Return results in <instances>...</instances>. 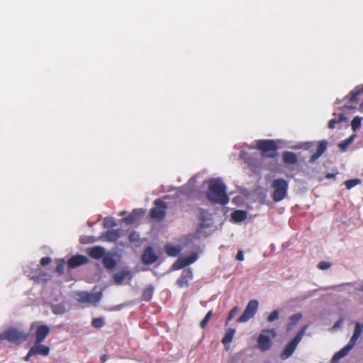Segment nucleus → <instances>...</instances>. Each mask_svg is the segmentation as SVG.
Returning <instances> with one entry per match:
<instances>
[{"mask_svg": "<svg viewBox=\"0 0 363 363\" xmlns=\"http://www.w3.org/2000/svg\"><path fill=\"white\" fill-rule=\"evenodd\" d=\"M207 199L214 203L225 205L228 203L229 197L226 194L225 185L218 179L209 182L206 191Z\"/></svg>", "mask_w": 363, "mask_h": 363, "instance_id": "1", "label": "nucleus"}, {"mask_svg": "<svg viewBox=\"0 0 363 363\" xmlns=\"http://www.w3.org/2000/svg\"><path fill=\"white\" fill-rule=\"evenodd\" d=\"M271 186L273 189L272 199L274 202H279L287 196L289 183L284 179L279 178L274 179Z\"/></svg>", "mask_w": 363, "mask_h": 363, "instance_id": "2", "label": "nucleus"}, {"mask_svg": "<svg viewBox=\"0 0 363 363\" xmlns=\"http://www.w3.org/2000/svg\"><path fill=\"white\" fill-rule=\"evenodd\" d=\"M257 148L263 157L274 158L277 155V145L273 140H259L257 141Z\"/></svg>", "mask_w": 363, "mask_h": 363, "instance_id": "3", "label": "nucleus"}, {"mask_svg": "<svg viewBox=\"0 0 363 363\" xmlns=\"http://www.w3.org/2000/svg\"><path fill=\"white\" fill-rule=\"evenodd\" d=\"M26 339V335L15 328H10L0 333V340H7L10 342H21Z\"/></svg>", "mask_w": 363, "mask_h": 363, "instance_id": "4", "label": "nucleus"}, {"mask_svg": "<svg viewBox=\"0 0 363 363\" xmlns=\"http://www.w3.org/2000/svg\"><path fill=\"white\" fill-rule=\"evenodd\" d=\"M155 207L150 210V217L157 221L163 220L166 216L167 204L161 199H156L154 202Z\"/></svg>", "mask_w": 363, "mask_h": 363, "instance_id": "5", "label": "nucleus"}, {"mask_svg": "<svg viewBox=\"0 0 363 363\" xmlns=\"http://www.w3.org/2000/svg\"><path fill=\"white\" fill-rule=\"evenodd\" d=\"M75 299L82 303H96L102 297L101 292L89 293L86 291H77L75 293Z\"/></svg>", "mask_w": 363, "mask_h": 363, "instance_id": "6", "label": "nucleus"}, {"mask_svg": "<svg viewBox=\"0 0 363 363\" xmlns=\"http://www.w3.org/2000/svg\"><path fill=\"white\" fill-rule=\"evenodd\" d=\"M259 303L253 299L248 302L243 313L237 319L238 323H245L252 318L258 309Z\"/></svg>", "mask_w": 363, "mask_h": 363, "instance_id": "7", "label": "nucleus"}, {"mask_svg": "<svg viewBox=\"0 0 363 363\" xmlns=\"http://www.w3.org/2000/svg\"><path fill=\"white\" fill-rule=\"evenodd\" d=\"M193 278V273L190 269H184L180 277L177 280V284L179 288H186L189 286V281Z\"/></svg>", "mask_w": 363, "mask_h": 363, "instance_id": "8", "label": "nucleus"}, {"mask_svg": "<svg viewBox=\"0 0 363 363\" xmlns=\"http://www.w3.org/2000/svg\"><path fill=\"white\" fill-rule=\"evenodd\" d=\"M158 259V256L155 253L152 247L148 246L145 250L142 255V262L145 264H152L156 262Z\"/></svg>", "mask_w": 363, "mask_h": 363, "instance_id": "9", "label": "nucleus"}, {"mask_svg": "<svg viewBox=\"0 0 363 363\" xmlns=\"http://www.w3.org/2000/svg\"><path fill=\"white\" fill-rule=\"evenodd\" d=\"M89 259L84 255H78L70 257L67 261V266L70 269H74L88 263Z\"/></svg>", "mask_w": 363, "mask_h": 363, "instance_id": "10", "label": "nucleus"}, {"mask_svg": "<svg viewBox=\"0 0 363 363\" xmlns=\"http://www.w3.org/2000/svg\"><path fill=\"white\" fill-rule=\"evenodd\" d=\"M196 259H197V255L194 254V255H190L189 257L178 259L177 262H175L173 264L172 267L174 269H176V270L180 269L186 266H188V265L194 263Z\"/></svg>", "mask_w": 363, "mask_h": 363, "instance_id": "11", "label": "nucleus"}, {"mask_svg": "<svg viewBox=\"0 0 363 363\" xmlns=\"http://www.w3.org/2000/svg\"><path fill=\"white\" fill-rule=\"evenodd\" d=\"M50 347L38 343V341H35L33 346L30 349V354H34V355L40 354L43 356H47L50 353Z\"/></svg>", "mask_w": 363, "mask_h": 363, "instance_id": "12", "label": "nucleus"}, {"mask_svg": "<svg viewBox=\"0 0 363 363\" xmlns=\"http://www.w3.org/2000/svg\"><path fill=\"white\" fill-rule=\"evenodd\" d=\"M257 346L262 352L269 350L272 346V341L269 337L265 334L261 333L257 338Z\"/></svg>", "mask_w": 363, "mask_h": 363, "instance_id": "13", "label": "nucleus"}, {"mask_svg": "<svg viewBox=\"0 0 363 363\" xmlns=\"http://www.w3.org/2000/svg\"><path fill=\"white\" fill-rule=\"evenodd\" d=\"M328 147V142L325 140L319 141L316 151L311 156L309 162L311 163L317 160L322 154L326 150Z\"/></svg>", "mask_w": 363, "mask_h": 363, "instance_id": "14", "label": "nucleus"}, {"mask_svg": "<svg viewBox=\"0 0 363 363\" xmlns=\"http://www.w3.org/2000/svg\"><path fill=\"white\" fill-rule=\"evenodd\" d=\"M50 328L48 325H42L38 327L35 331V341L42 343L50 333Z\"/></svg>", "mask_w": 363, "mask_h": 363, "instance_id": "15", "label": "nucleus"}, {"mask_svg": "<svg viewBox=\"0 0 363 363\" xmlns=\"http://www.w3.org/2000/svg\"><path fill=\"white\" fill-rule=\"evenodd\" d=\"M87 253L91 258L99 259L104 257L105 249L101 246H95L89 248Z\"/></svg>", "mask_w": 363, "mask_h": 363, "instance_id": "16", "label": "nucleus"}, {"mask_svg": "<svg viewBox=\"0 0 363 363\" xmlns=\"http://www.w3.org/2000/svg\"><path fill=\"white\" fill-rule=\"evenodd\" d=\"M298 343H296L294 340H291L285 347L282 352L281 353V358L282 359H287L296 350Z\"/></svg>", "mask_w": 363, "mask_h": 363, "instance_id": "17", "label": "nucleus"}, {"mask_svg": "<svg viewBox=\"0 0 363 363\" xmlns=\"http://www.w3.org/2000/svg\"><path fill=\"white\" fill-rule=\"evenodd\" d=\"M121 237V230H110L104 233L101 236L103 240L108 242H115Z\"/></svg>", "mask_w": 363, "mask_h": 363, "instance_id": "18", "label": "nucleus"}, {"mask_svg": "<svg viewBox=\"0 0 363 363\" xmlns=\"http://www.w3.org/2000/svg\"><path fill=\"white\" fill-rule=\"evenodd\" d=\"M282 159L286 164H295L298 162L297 155L291 151H284L282 154Z\"/></svg>", "mask_w": 363, "mask_h": 363, "instance_id": "19", "label": "nucleus"}, {"mask_svg": "<svg viewBox=\"0 0 363 363\" xmlns=\"http://www.w3.org/2000/svg\"><path fill=\"white\" fill-rule=\"evenodd\" d=\"M247 214L245 211L236 210L231 213V220L235 223H240L247 218Z\"/></svg>", "mask_w": 363, "mask_h": 363, "instance_id": "20", "label": "nucleus"}, {"mask_svg": "<svg viewBox=\"0 0 363 363\" xmlns=\"http://www.w3.org/2000/svg\"><path fill=\"white\" fill-rule=\"evenodd\" d=\"M354 347V345L349 342L333 356V359H339L346 356L349 352Z\"/></svg>", "mask_w": 363, "mask_h": 363, "instance_id": "21", "label": "nucleus"}, {"mask_svg": "<svg viewBox=\"0 0 363 363\" xmlns=\"http://www.w3.org/2000/svg\"><path fill=\"white\" fill-rule=\"evenodd\" d=\"M363 332V325L359 323H355V328L352 337L350 340V342L354 344V345L357 343V340L360 337Z\"/></svg>", "mask_w": 363, "mask_h": 363, "instance_id": "22", "label": "nucleus"}, {"mask_svg": "<svg viewBox=\"0 0 363 363\" xmlns=\"http://www.w3.org/2000/svg\"><path fill=\"white\" fill-rule=\"evenodd\" d=\"M154 287L152 285L147 286L144 290L143 291L142 296H141V300L144 301H150L153 296L154 294Z\"/></svg>", "mask_w": 363, "mask_h": 363, "instance_id": "23", "label": "nucleus"}, {"mask_svg": "<svg viewBox=\"0 0 363 363\" xmlns=\"http://www.w3.org/2000/svg\"><path fill=\"white\" fill-rule=\"evenodd\" d=\"M164 251L170 257H177L180 253L181 249L178 246L167 244L164 246Z\"/></svg>", "mask_w": 363, "mask_h": 363, "instance_id": "24", "label": "nucleus"}, {"mask_svg": "<svg viewBox=\"0 0 363 363\" xmlns=\"http://www.w3.org/2000/svg\"><path fill=\"white\" fill-rule=\"evenodd\" d=\"M235 333V330L233 328H228L226 330L225 334L221 340L222 343L225 346L229 345L232 342Z\"/></svg>", "mask_w": 363, "mask_h": 363, "instance_id": "25", "label": "nucleus"}, {"mask_svg": "<svg viewBox=\"0 0 363 363\" xmlns=\"http://www.w3.org/2000/svg\"><path fill=\"white\" fill-rule=\"evenodd\" d=\"M102 262L104 266L108 269H111L116 265V262L115 261V259L111 256L109 255L104 256Z\"/></svg>", "mask_w": 363, "mask_h": 363, "instance_id": "26", "label": "nucleus"}, {"mask_svg": "<svg viewBox=\"0 0 363 363\" xmlns=\"http://www.w3.org/2000/svg\"><path fill=\"white\" fill-rule=\"evenodd\" d=\"M138 213V210H134L131 214L124 218V221L125 223L130 225L135 222L136 220V215Z\"/></svg>", "mask_w": 363, "mask_h": 363, "instance_id": "27", "label": "nucleus"}, {"mask_svg": "<svg viewBox=\"0 0 363 363\" xmlns=\"http://www.w3.org/2000/svg\"><path fill=\"white\" fill-rule=\"evenodd\" d=\"M239 311L240 308L238 306H235L230 311L226 319L225 325H228V322L230 321L238 313Z\"/></svg>", "mask_w": 363, "mask_h": 363, "instance_id": "28", "label": "nucleus"}, {"mask_svg": "<svg viewBox=\"0 0 363 363\" xmlns=\"http://www.w3.org/2000/svg\"><path fill=\"white\" fill-rule=\"evenodd\" d=\"M362 118L359 116H355L351 123L352 128L354 131L358 130L361 126Z\"/></svg>", "mask_w": 363, "mask_h": 363, "instance_id": "29", "label": "nucleus"}, {"mask_svg": "<svg viewBox=\"0 0 363 363\" xmlns=\"http://www.w3.org/2000/svg\"><path fill=\"white\" fill-rule=\"evenodd\" d=\"M361 180L359 179H349L345 182V185L347 189H350L355 186L356 185L359 184Z\"/></svg>", "mask_w": 363, "mask_h": 363, "instance_id": "30", "label": "nucleus"}, {"mask_svg": "<svg viewBox=\"0 0 363 363\" xmlns=\"http://www.w3.org/2000/svg\"><path fill=\"white\" fill-rule=\"evenodd\" d=\"M104 324L105 322L103 318H96L91 321L92 326L96 328H101L104 325Z\"/></svg>", "mask_w": 363, "mask_h": 363, "instance_id": "31", "label": "nucleus"}, {"mask_svg": "<svg viewBox=\"0 0 363 363\" xmlns=\"http://www.w3.org/2000/svg\"><path fill=\"white\" fill-rule=\"evenodd\" d=\"M212 315H213V311H209L206 313V315H205L204 318L200 322V327L202 329H204L206 328V326L208 324L209 320L212 317Z\"/></svg>", "mask_w": 363, "mask_h": 363, "instance_id": "32", "label": "nucleus"}, {"mask_svg": "<svg viewBox=\"0 0 363 363\" xmlns=\"http://www.w3.org/2000/svg\"><path fill=\"white\" fill-rule=\"evenodd\" d=\"M353 137L354 136L352 135L339 144L338 146L342 151H346L348 145L352 142Z\"/></svg>", "mask_w": 363, "mask_h": 363, "instance_id": "33", "label": "nucleus"}, {"mask_svg": "<svg viewBox=\"0 0 363 363\" xmlns=\"http://www.w3.org/2000/svg\"><path fill=\"white\" fill-rule=\"evenodd\" d=\"M301 317L302 315L300 313H296L292 315L289 318V327H291L296 324L298 322V320L301 318Z\"/></svg>", "mask_w": 363, "mask_h": 363, "instance_id": "34", "label": "nucleus"}, {"mask_svg": "<svg viewBox=\"0 0 363 363\" xmlns=\"http://www.w3.org/2000/svg\"><path fill=\"white\" fill-rule=\"evenodd\" d=\"M104 225L107 228H113L116 225V223L112 218L106 217L104 220Z\"/></svg>", "mask_w": 363, "mask_h": 363, "instance_id": "35", "label": "nucleus"}, {"mask_svg": "<svg viewBox=\"0 0 363 363\" xmlns=\"http://www.w3.org/2000/svg\"><path fill=\"white\" fill-rule=\"evenodd\" d=\"M65 266V262L64 259H60L57 261V266H56V272L58 274H62L64 272Z\"/></svg>", "mask_w": 363, "mask_h": 363, "instance_id": "36", "label": "nucleus"}, {"mask_svg": "<svg viewBox=\"0 0 363 363\" xmlns=\"http://www.w3.org/2000/svg\"><path fill=\"white\" fill-rule=\"evenodd\" d=\"M126 274L124 272H121L115 274L114 280L116 283L121 284L125 278Z\"/></svg>", "mask_w": 363, "mask_h": 363, "instance_id": "37", "label": "nucleus"}, {"mask_svg": "<svg viewBox=\"0 0 363 363\" xmlns=\"http://www.w3.org/2000/svg\"><path fill=\"white\" fill-rule=\"evenodd\" d=\"M279 313L278 310H274L267 317V321L271 323L279 318Z\"/></svg>", "mask_w": 363, "mask_h": 363, "instance_id": "38", "label": "nucleus"}, {"mask_svg": "<svg viewBox=\"0 0 363 363\" xmlns=\"http://www.w3.org/2000/svg\"><path fill=\"white\" fill-rule=\"evenodd\" d=\"M306 329V326L302 328L292 340H294L295 342H296V343H299L303 334L305 333Z\"/></svg>", "mask_w": 363, "mask_h": 363, "instance_id": "39", "label": "nucleus"}, {"mask_svg": "<svg viewBox=\"0 0 363 363\" xmlns=\"http://www.w3.org/2000/svg\"><path fill=\"white\" fill-rule=\"evenodd\" d=\"M306 329V326L302 328L292 340H294L295 342H296V343H299L303 334L305 333Z\"/></svg>", "mask_w": 363, "mask_h": 363, "instance_id": "40", "label": "nucleus"}, {"mask_svg": "<svg viewBox=\"0 0 363 363\" xmlns=\"http://www.w3.org/2000/svg\"><path fill=\"white\" fill-rule=\"evenodd\" d=\"M332 264L325 261H321L318 264V268L321 270H325L331 267Z\"/></svg>", "mask_w": 363, "mask_h": 363, "instance_id": "41", "label": "nucleus"}, {"mask_svg": "<svg viewBox=\"0 0 363 363\" xmlns=\"http://www.w3.org/2000/svg\"><path fill=\"white\" fill-rule=\"evenodd\" d=\"M138 234L135 232H133V233H131L129 236H128V238H129V240L130 242H136L138 240Z\"/></svg>", "mask_w": 363, "mask_h": 363, "instance_id": "42", "label": "nucleus"}, {"mask_svg": "<svg viewBox=\"0 0 363 363\" xmlns=\"http://www.w3.org/2000/svg\"><path fill=\"white\" fill-rule=\"evenodd\" d=\"M338 121L337 119H335V118H333L331 120L329 121V123H328V128L330 129H333L335 128V125L337 123H338Z\"/></svg>", "mask_w": 363, "mask_h": 363, "instance_id": "43", "label": "nucleus"}, {"mask_svg": "<svg viewBox=\"0 0 363 363\" xmlns=\"http://www.w3.org/2000/svg\"><path fill=\"white\" fill-rule=\"evenodd\" d=\"M51 262V259L49 257H44L40 259V264L42 266H45Z\"/></svg>", "mask_w": 363, "mask_h": 363, "instance_id": "44", "label": "nucleus"}, {"mask_svg": "<svg viewBox=\"0 0 363 363\" xmlns=\"http://www.w3.org/2000/svg\"><path fill=\"white\" fill-rule=\"evenodd\" d=\"M236 259L240 262L244 260V254L242 250H239L238 251L236 255Z\"/></svg>", "mask_w": 363, "mask_h": 363, "instance_id": "45", "label": "nucleus"}, {"mask_svg": "<svg viewBox=\"0 0 363 363\" xmlns=\"http://www.w3.org/2000/svg\"><path fill=\"white\" fill-rule=\"evenodd\" d=\"M199 220H200V228H203L205 227V224H204V221H205V218H204V216H201L200 218H199Z\"/></svg>", "mask_w": 363, "mask_h": 363, "instance_id": "46", "label": "nucleus"}, {"mask_svg": "<svg viewBox=\"0 0 363 363\" xmlns=\"http://www.w3.org/2000/svg\"><path fill=\"white\" fill-rule=\"evenodd\" d=\"M338 116H339V118H338L337 121L339 123L343 122L346 120V117L343 113H340Z\"/></svg>", "mask_w": 363, "mask_h": 363, "instance_id": "47", "label": "nucleus"}, {"mask_svg": "<svg viewBox=\"0 0 363 363\" xmlns=\"http://www.w3.org/2000/svg\"><path fill=\"white\" fill-rule=\"evenodd\" d=\"M52 311H53L54 313H56V314L61 313H62L61 307L60 306H55V307L53 308Z\"/></svg>", "mask_w": 363, "mask_h": 363, "instance_id": "48", "label": "nucleus"}, {"mask_svg": "<svg viewBox=\"0 0 363 363\" xmlns=\"http://www.w3.org/2000/svg\"><path fill=\"white\" fill-rule=\"evenodd\" d=\"M32 356H34V354H30V350L28 351V352L27 353V354L24 357V360L28 362L29 361L30 357Z\"/></svg>", "mask_w": 363, "mask_h": 363, "instance_id": "49", "label": "nucleus"}, {"mask_svg": "<svg viewBox=\"0 0 363 363\" xmlns=\"http://www.w3.org/2000/svg\"><path fill=\"white\" fill-rule=\"evenodd\" d=\"M336 176V174L335 173H328L326 175H325V177L327 179H332V178H335Z\"/></svg>", "mask_w": 363, "mask_h": 363, "instance_id": "50", "label": "nucleus"}, {"mask_svg": "<svg viewBox=\"0 0 363 363\" xmlns=\"http://www.w3.org/2000/svg\"><path fill=\"white\" fill-rule=\"evenodd\" d=\"M342 320H343L342 319H339V320H338L335 323V325H334V326H335V327H337V326H339L340 325H341V324H342Z\"/></svg>", "mask_w": 363, "mask_h": 363, "instance_id": "51", "label": "nucleus"}, {"mask_svg": "<svg viewBox=\"0 0 363 363\" xmlns=\"http://www.w3.org/2000/svg\"><path fill=\"white\" fill-rule=\"evenodd\" d=\"M266 332H267V333H272L274 334V330H273V329L267 330H266Z\"/></svg>", "mask_w": 363, "mask_h": 363, "instance_id": "52", "label": "nucleus"}, {"mask_svg": "<svg viewBox=\"0 0 363 363\" xmlns=\"http://www.w3.org/2000/svg\"><path fill=\"white\" fill-rule=\"evenodd\" d=\"M101 360L103 362H105L106 360V355H104V356L101 357Z\"/></svg>", "mask_w": 363, "mask_h": 363, "instance_id": "53", "label": "nucleus"}, {"mask_svg": "<svg viewBox=\"0 0 363 363\" xmlns=\"http://www.w3.org/2000/svg\"><path fill=\"white\" fill-rule=\"evenodd\" d=\"M35 323H32L31 328H33Z\"/></svg>", "mask_w": 363, "mask_h": 363, "instance_id": "54", "label": "nucleus"}, {"mask_svg": "<svg viewBox=\"0 0 363 363\" xmlns=\"http://www.w3.org/2000/svg\"><path fill=\"white\" fill-rule=\"evenodd\" d=\"M362 290L363 291V286H362Z\"/></svg>", "mask_w": 363, "mask_h": 363, "instance_id": "55", "label": "nucleus"}]
</instances>
